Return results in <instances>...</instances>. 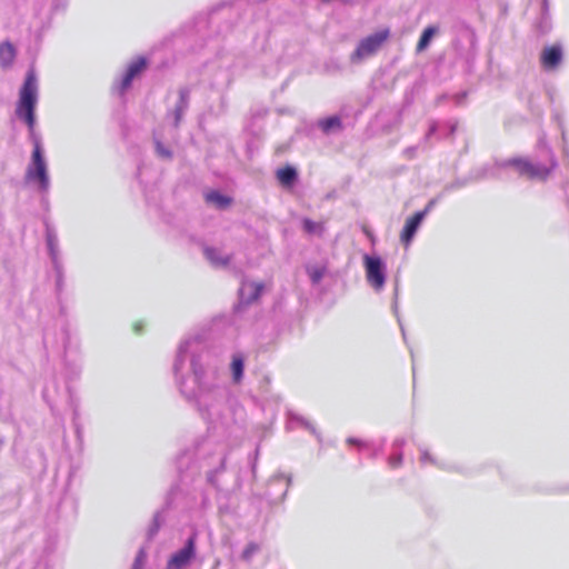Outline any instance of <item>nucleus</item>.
I'll return each instance as SVG.
<instances>
[{"label":"nucleus","mask_w":569,"mask_h":569,"mask_svg":"<svg viewBox=\"0 0 569 569\" xmlns=\"http://www.w3.org/2000/svg\"><path fill=\"white\" fill-rule=\"evenodd\" d=\"M153 142L156 147L157 157L163 160H170L172 158V151L170 150V148L164 146L156 133L153 134Z\"/></svg>","instance_id":"nucleus-26"},{"label":"nucleus","mask_w":569,"mask_h":569,"mask_svg":"<svg viewBox=\"0 0 569 569\" xmlns=\"http://www.w3.org/2000/svg\"><path fill=\"white\" fill-rule=\"evenodd\" d=\"M70 405L72 407V423L74 421H79L80 412H79V403L74 398H70Z\"/></svg>","instance_id":"nucleus-35"},{"label":"nucleus","mask_w":569,"mask_h":569,"mask_svg":"<svg viewBox=\"0 0 569 569\" xmlns=\"http://www.w3.org/2000/svg\"><path fill=\"white\" fill-rule=\"evenodd\" d=\"M347 441L349 445H359V446L361 445V441L356 438H348Z\"/></svg>","instance_id":"nucleus-44"},{"label":"nucleus","mask_w":569,"mask_h":569,"mask_svg":"<svg viewBox=\"0 0 569 569\" xmlns=\"http://www.w3.org/2000/svg\"><path fill=\"white\" fill-rule=\"evenodd\" d=\"M406 440L403 438L396 439L392 445L393 452L390 455L388 462L392 468H397L402 463V447Z\"/></svg>","instance_id":"nucleus-24"},{"label":"nucleus","mask_w":569,"mask_h":569,"mask_svg":"<svg viewBox=\"0 0 569 569\" xmlns=\"http://www.w3.org/2000/svg\"><path fill=\"white\" fill-rule=\"evenodd\" d=\"M456 128H457V126H456L455 123H453V124H451V126H450V132H449V133H450V134H453V133H455V131H456Z\"/></svg>","instance_id":"nucleus-47"},{"label":"nucleus","mask_w":569,"mask_h":569,"mask_svg":"<svg viewBox=\"0 0 569 569\" xmlns=\"http://www.w3.org/2000/svg\"><path fill=\"white\" fill-rule=\"evenodd\" d=\"M137 557H139V565H141L142 560H143V558H144V551L141 549V550L138 552Z\"/></svg>","instance_id":"nucleus-46"},{"label":"nucleus","mask_w":569,"mask_h":569,"mask_svg":"<svg viewBox=\"0 0 569 569\" xmlns=\"http://www.w3.org/2000/svg\"><path fill=\"white\" fill-rule=\"evenodd\" d=\"M437 128H438L437 122H432V123L430 124V127H429V130H428L427 134H426V139H428V138H430L432 134H435V133H436V131H437Z\"/></svg>","instance_id":"nucleus-39"},{"label":"nucleus","mask_w":569,"mask_h":569,"mask_svg":"<svg viewBox=\"0 0 569 569\" xmlns=\"http://www.w3.org/2000/svg\"><path fill=\"white\" fill-rule=\"evenodd\" d=\"M363 266L368 283L376 290L380 291L386 283L387 267L379 256H363Z\"/></svg>","instance_id":"nucleus-5"},{"label":"nucleus","mask_w":569,"mask_h":569,"mask_svg":"<svg viewBox=\"0 0 569 569\" xmlns=\"http://www.w3.org/2000/svg\"><path fill=\"white\" fill-rule=\"evenodd\" d=\"M276 176L279 182L287 188H291L298 180L297 169L289 164L278 169Z\"/></svg>","instance_id":"nucleus-18"},{"label":"nucleus","mask_w":569,"mask_h":569,"mask_svg":"<svg viewBox=\"0 0 569 569\" xmlns=\"http://www.w3.org/2000/svg\"><path fill=\"white\" fill-rule=\"evenodd\" d=\"M502 168L498 167L496 160L493 163H486L478 168H473L469 172L470 180L472 182L481 181L485 179H500V170Z\"/></svg>","instance_id":"nucleus-13"},{"label":"nucleus","mask_w":569,"mask_h":569,"mask_svg":"<svg viewBox=\"0 0 569 569\" xmlns=\"http://www.w3.org/2000/svg\"><path fill=\"white\" fill-rule=\"evenodd\" d=\"M68 0H43L37 8L36 14L43 23L49 24L54 14L64 12Z\"/></svg>","instance_id":"nucleus-10"},{"label":"nucleus","mask_w":569,"mask_h":569,"mask_svg":"<svg viewBox=\"0 0 569 569\" xmlns=\"http://www.w3.org/2000/svg\"><path fill=\"white\" fill-rule=\"evenodd\" d=\"M172 370L180 393L196 406L209 432L178 457V468L188 469L191 461L212 467L207 471V482L221 491L218 476L224 471L227 448L217 439L238 437L246 426V410L224 381L222 361L201 337L180 342Z\"/></svg>","instance_id":"nucleus-1"},{"label":"nucleus","mask_w":569,"mask_h":569,"mask_svg":"<svg viewBox=\"0 0 569 569\" xmlns=\"http://www.w3.org/2000/svg\"><path fill=\"white\" fill-rule=\"evenodd\" d=\"M206 201L213 204L217 209L223 210L231 204L232 199L220 191L213 190L206 194Z\"/></svg>","instance_id":"nucleus-22"},{"label":"nucleus","mask_w":569,"mask_h":569,"mask_svg":"<svg viewBox=\"0 0 569 569\" xmlns=\"http://www.w3.org/2000/svg\"><path fill=\"white\" fill-rule=\"evenodd\" d=\"M302 229L308 234H321L323 232V226L309 218L302 220Z\"/></svg>","instance_id":"nucleus-28"},{"label":"nucleus","mask_w":569,"mask_h":569,"mask_svg":"<svg viewBox=\"0 0 569 569\" xmlns=\"http://www.w3.org/2000/svg\"><path fill=\"white\" fill-rule=\"evenodd\" d=\"M318 127L325 134L342 130V120L339 116H330L318 121Z\"/></svg>","instance_id":"nucleus-20"},{"label":"nucleus","mask_w":569,"mask_h":569,"mask_svg":"<svg viewBox=\"0 0 569 569\" xmlns=\"http://www.w3.org/2000/svg\"><path fill=\"white\" fill-rule=\"evenodd\" d=\"M417 147H409L405 149L403 153L407 158L412 159L416 156Z\"/></svg>","instance_id":"nucleus-37"},{"label":"nucleus","mask_w":569,"mask_h":569,"mask_svg":"<svg viewBox=\"0 0 569 569\" xmlns=\"http://www.w3.org/2000/svg\"><path fill=\"white\" fill-rule=\"evenodd\" d=\"M46 242L51 262H60L58 236L54 228L49 223H46Z\"/></svg>","instance_id":"nucleus-17"},{"label":"nucleus","mask_w":569,"mask_h":569,"mask_svg":"<svg viewBox=\"0 0 569 569\" xmlns=\"http://www.w3.org/2000/svg\"><path fill=\"white\" fill-rule=\"evenodd\" d=\"M298 426L309 430L312 435H315L319 438L317 429L310 421H308L302 416H300L296 412L289 411L288 412V428L293 429Z\"/></svg>","instance_id":"nucleus-21"},{"label":"nucleus","mask_w":569,"mask_h":569,"mask_svg":"<svg viewBox=\"0 0 569 569\" xmlns=\"http://www.w3.org/2000/svg\"><path fill=\"white\" fill-rule=\"evenodd\" d=\"M442 192L439 193L437 197L430 199L428 201V203L426 204L425 209L421 210V211H418L417 213H423V219L426 218V216L436 207V204L438 203V201L440 200V198L442 197Z\"/></svg>","instance_id":"nucleus-33"},{"label":"nucleus","mask_w":569,"mask_h":569,"mask_svg":"<svg viewBox=\"0 0 569 569\" xmlns=\"http://www.w3.org/2000/svg\"><path fill=\"white\" fill-rule=\"evenodd\" d=\"M389 36V29H382L361 39L355 51L350 54L351 63L358 64L376 54Z\"/></svg>","instance_id":"nucleus-4"},{"label":"nucleus","mask_w":569,"mask_h":569,"mask_svg":"<svg viewBox=\"0 0 569 569\" xmlns=\"http://www.w3.org/2000/svg\"><path fill=\"white\" fill-rule=\"evenodd\" d=\"M465 98H466V93L465 92L456 94L455 96L456 103L460 104L463 101Z\"/></svg>","instance_id":"nucleus-42"},{"label":"nucleus","mask_w":569,"mask_h":569,"mask_svg":"<svg viewBox=\"0 0 569 569\" xmlns=\"http://www.w3.org/2000/svg\"><path fill=\"white\" fill-rule=\"evenodd\" d=\"M259 551V545L256 542H249L241 553V558L244 561H250L253 555Z\"/></svg>","instance_id":"nucleus-32"},{"label":"nucleus","mask_w":569,"mask_h":569,"mask_svg":"<svg viewBox=\"0 0 569 569\" xmlns=\"http://www.w3.org/2000/svg\"><path fill=\"white\" fill-rule=\"evenodd\" d=\"M79 375H80V368L79 367H72L70 369V376L72 378H77V377H79Z\"/></svg>","instance_id":"nucleus-41"},{"label":"nucleus","mask_w":569,"mask_h":569,"mask_svg":"<svg viewBox=\"0 0 569 569\" xmlns=\"http://www.w3.org/2000/svg\"><path fill=\"white\" fill-rule=\"evenodd\" d=\"M142 565H139V557H136L134 563L131 569H141Z\"/></svg>","instance_id":"nucleus-45"},{"label":"nucleus","mask_w":569,"mask_h":569,"mask_svg":"<svg viewBox=\"0 0 569 569\" xmlns=\"http://www.w3.org/2000/svg\"><path fill=\"white\" fill-rule=\"evenodd\" d=\"M73 427H74V430H76L77 438L81 439L82 426H81L80 421H74L73 422Z\"/></svg>","instance_id":"nucleus-38"},{"label":"nucleus","mask_w":569,"mask_h":569,"mask_svg":"<svg viewBox=\"0 0 569 569\" xmlns=\"http://www.w3.org/2000/svg\"><path fill=\"white\" fill-rule=\"evenodd\" d=\"M465 28H466V30L470 34V42H471V44H473L475 41H476V32H475V30L470 26H468V24H466Z\"/></svg>","instance_id":"nucleus-40"},{"label":"nucleus","mask_w":569,"mask_h":569,"mask_svg":"<svg viewBox=\"0 0 569 569\" xmlns=\"http://www.w3.org/2000/svg\"><path fill=\"white\" fill-rule=\"evenodd\" d=\"M197 556L196 535H191L183 547L171 555L166 569H186Z\"/></svg>","instance_id":"nucleus-6"},{"label":"nucleus","mask_w":569,"mask_h":569,"mask_svg":"<svg viewBox=\"0 0 569 569\" xmlns=\"http://www.w3.org/2000/svg\"><path fill=\"white\" fill-rule=\"evenodd\" d=\"M306 271L312 284H318L326 274L327 268L325 266H306Z\"/></svg>","instance_id":"nucleus-25"},{"label":"nucleus","mask_w":569,"mask_h":569,"mask_svg":"<svg viewBox=\"0 0 569 569\" xmlns=\"http://www.w3.org/2000/svg\"><path fill=\"white\" fill-rule=\"evenodd\" d=\"M420 451H421V456H420V462L421 463H427V462H430V463H433V465L437 463L435 458L429 453L428 450L421 449Z\"/></svg>","instance_id":"nucleus-36"},{"label":"nucleus","mask_w":569,"mask_h":569,"mask_svg":"<svg viewBox=\"0 0 569 569\" xmlns=\"http://www.w3.org/2000/svg\"><path fill=\"white\" fill-rule=\"evenodd\" d=\"M470 182H472V181L470 180L469 174L465 178H457L453 181L447 183L443 187L441 192H442V194H445L447 192H451V191L461 189V188L466 187L467 184H469Z\"/></svg>","instance_id":"nucleus-27"},{"label":"nucleus","mask_w":569,"mask_h":569,"mask_svg":"<svg viewBox=\"0 0 569 569\" xmlns=\"http://www.w3.org/2000/svg\"><path fill=\"white\" fill-rule=\"evenodd\" d=\"M39 98V86L37 73L33 68H30L24 77L23 83L19 90V98L16 107V116L23 121L29 128L32 140L33 150L31 153L30 163L26 170V182L36 186L37 190L46 194L50 189V177L48 164L44 158L43 149L40 139L33 134L36 126V108Z\"/></svg>","instance_id":"nucleus-2"},{"label":"nucleus","mask_w":569,"mask_h":569,"mask_svg":"<svg viewBox=\"0 0 569 569\" xmlns=\"http://www.w3.org/2000/svg\"><path fill=\"white\" fill-rule=\"evenodd\" d=\"M563 52L560 44H553L543 48L540 61L546 70L556 69L562 61Z\"/></svg>","instance_id":"nucleus-11"},{"label":"nucleus","mask_w":569,"mask_h":569,"mask_svg":"<svg viewBox=\"0 0 569 569\" xmlns=\"http://www.w3.org/2000/svg\"><path fill=\"white\" fill-rule=\"evenodd\" d=\"M283 480L286 481V488H284L283 492L281 493V497H280L281 500L284 499V497L288 492V489L291 485V481H292L291 476H286L283 473H279V475H276L274 477H272L269 482V487L272 488L273 486H276L277 483H279Z\"/></svg>","instance_id":"nucleus-29"},{"label":"nucleus","mask_w":569,"mask_h":569,"mask_svg":"<svg viewBox=\"0 0 569 569\" xmlns=\"http://www.w3.org/2000/svg\"><path fill=\"white\" fill-rule=\"evenodd\" d=\"M16 51L13 46L9 42H2L0 44V64L2 68H8L13 62Z\"/></svg>","instance_id":"nucleus-23"},{"label":"nucleus","mask_w":569,"mask_h":569,"mask_svg":"<svg viewBox=\"0 0 569 569\" xmlns=\"http://www.w3.org/2000/svg\"><path fill=\"white\" fill-rule=\"evenodd\" d=\"M397 299H398V287H396V289H395V301H393V305H392V309H393L395 315L397 316V319H398V322H399V326H400V329H401V332H402V337L406 340V331H405V328H403V326L401 323V320L399 318V315H398V301H397Z\"/></svg>","instance_id":"nucleus-34"},{"label":"nucleus","mask_w":569,"mask_h":569,"mask_svg":"<svg viewBox=\"0 0 569 569\" xmlns=\"http://www.w3.org/2000/svg\"><path fill=\"white\" fill-rule=\"evenodd\" d=\"M52 267L56 271L57 291L60 292V291H62V288H63V266H62V262L60 261V262H53Z\"/></svg>","instance_id":"nucleus-31"},{"label":"nucleus","mask_w":569,"mask_h":569,"mask_svg":"<svg viewBox=\"0 0 569 569\" xmlns=\"http://www.w3.org/2000/svg\"><path fill=\"white\" fill-rule=\"evenodd\" d=\"M423 220H425L423 213H417V212L412 217H410L406 220L405 226L400 233V241L406 247H408L412 242V240Z\"/></svg>","instance_id":"nucleus-12"},{"label":"nucleus","mask_w":569,"mask_h":569,"mask_svg":"<svg viewBox=\"0 0 569 569\" xmlns=\"http://www.w3.org/2000/svg\"><path fill=\"white\" fill-rule=\"evenodd\" d=\"M231 381L234 386L242 382L244 376V356L241 352H236L231 357L230 362Z\"/></svg>","instance_id":"nucleus-16"},{"label":"nucleus","mask_w":569,"mask_h":569,"mask_svg":"<svg viewBox=\"0 0 569 569\" xmlns=\"http://www.w3.org/2000/svg\"><path fill=\"white\" fill-rule=\"evenodd\" d=\"M440 29L438 26H428L423 29V31L420 34L419 41L416 47V52L421 53L425 50H427L435 38L439 33Z\"/></svg>","instance_id":"nucleus-19"},{"label":"nucleus","mask_w":569,"mask_h":569,"mask_svg":"<svg viewBox=\"0 0 569 569\" xmlns=\"http://www.w3.org/2000/svg\"><path fill=\"white\" fill-rule=\"evenodd\" d=\"M203 254L210 264L214 268H227L231 261V254L224 253L221 249L206 246Z\"/></svg>","instance_id":"nucleus-14"},{"label":"nucleus","mask_w":569,"mask_h":569,"mask_svg":"<svg viewBox=\"0 0 569 569\" xmlns=\"http://www.w3.org/2000/svg\"><path fill=\"white\" fill-rule=\"evenodd\" d=\"M498 167L502 169H513L519 177H526L528 179H540L546 180L550 172L557 167V161L551 159L550 167L541 163H533L527 158L515 157L509 159H496Z\"/></svg>","instance_id":"nucleus-3"},{"label":"nucleus","mask_w":569,"mask_h":569,"mask_svg":"<svg viewBox=\"0 0 569 569\" xmlns=\"http://www.w3.org/2000/svg\"><path fill=\"white\" fill-rule=\"evenodd\" d=\"M146 68V58L140 57L137 60L132 61L128 66L121 80L113 84V90L118 91V93L122 96L131 87L133 79L137 76H139Z\"/></svg>","instance_id":"nucleus-9"},{"label":"nucleus","mask_w":569,"mask_h":569,"mask_svg":"<svg viewBox=\"0 0 569 569\" xmlns=\"http://www.w3.org/2000/svg\"><path fill=\"white\" fill-rule=\"evenodd\" d=\"M264 290L263 282L252 280H243L239 289V305L237 311H240L244 306L256 302Z\"/></svg>","instance_id":"nucleus-7"},{"label":"nucleus","mask_w":569,"mask_h":569,"mask_svg":"<svg viewBox=\"0 0 569 569\" xmlns=\"http://www.w3.org/2000/svg\"><path fill=\"white\" fill-rule=\"evenodd\" d=\"M136 333H141L142 332V322H137L133 327Z\"/></svg>","instance_id":"nucleus-43"},{"label":"nucleus","mask_w":569,"mask_h":569,"mask_svg":"<svg viewBox=\"0 0 569 569\" xmlns=\"http://www.w3.org/2000/svg\"><path fill=\"white\" fill-rule=\"evenodd\" d=\"M163 522V518L160 511H157L153 516L152 523L148 529V538L152 539L159 531L161 523Z\"/></svg>","instance_id":"nucleus-30"},{"label":"nucleus","mask_w":569,"mask_h":569,"mask_svg":"<svg viewBox=\"0 0 569 569\" xmlns=\"http://www.w3.org/2000/svg\"><path fill=\"white\" fill-rule=\"evenodd\" d=\"M191 88L184 86L178 90V100L172 110L167 112V118H172V126L179 128L184 113L189 109L190 104Z\"/></svg>","instance_id":"nucleus-8"},{"label":"nucleus","mask_w":569,"mask_h":569,"mask_svg":"<svg viewBox=\"0 0 569 569\" xmlns=\"http://www.w3.org/2000/svg\"><path fill=\"white\" fill-rule=\"evenodd\" d=\"M535 28L540 34H547L552 28V20L549 9V0H541L540 16L535 22Z\"/></svg>","instance_id":"nucleus-15"}]
</instances>
